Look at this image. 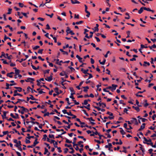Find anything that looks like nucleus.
Returning <instances> with one entry per match:
<instances>
[{
  "label": "nucleus",
  "mask_w": 156,
  "mask_h": 156,
  "mask_svg": "<svg viewBox=\"0 0 156 156\" xmlns=\"http://www.w3.org/2000/svg\"><path fill=\"white\" fill-rule=\"evenodd\" d=\"M69 89L70 90V91L72 92V93L71 94V95L69 96V98H72V99H74L75 98L73 96V95L75 94V92L73 88L72 87H71L69 88Z\"/></svg>",
  "instance_id": "1"
},
{
  "label": "nucleus",
  "mask_w": 156,
  "mask_h": 156,
  "mask_svg": "<svg viewBox=\"0 0 156 156\" xmlns=\"http://www.w3.org/2000/svg\"><path fill=\"white\" fill-rule=\"evenodd\" d=\"M66 32L67 33L66 35H68L69 34H70L71 35L75 34V33L72 30H70V29L69 27H67Z\"/></svg>",
  "instance_id": "2"
},
{
  "label": "nucleus",
  "mask_w": 156,
  "mask_h": 156,
  "mask_svg": "<svg viewBox=\"0 0 156 156\" xmlns=\"http://www.w3.org/2000/svg\"><path fill=\"white\" fill-rule=\"evenodd\" d=\"M130 121L132 122V124L134 123L136 125H137L138 124V122H137V120L136 118H132Z\"/></svg>",
  "instance_id": "3"
},
{
  "label": "nucleus",
  "mask_w": 156,
  "mask_h": 156,
  "mask_svg": "<svg viewBox=\"0 0 156 156\" xmlns=\"http://www.w3.org/2000/svg\"><path fill=\"white\" fill-rule=\"evenodd\" d=\"M35 80L34 78H28L27 79L25 80V81L26 82H30L31 83H34L33 81Z\"/></svg>",
  "instance_id": "4"
},
{
  "label": "nucleus",
  "mask_w": 156,
  "mask_h": 156,
  "mask_svg": "<svg viewBox=\"0 0 156 156\" xmlns=\"http://www.w3.org/2000/svg\"><path fill=\"white\" fill-rule=\"evenodd\" d=\"M51 144H53L54 147L56 148L58 147L57 145L58 144V143L57 142H55L54 140H51Z\"/></svg>",
  "instance_id": "5"
},
{
  "label": "nucleus",
  "mask_w": 156,
  "mask_h": 156,
  "mask_svg": "<svg viewBox=\"0 0 156 156\" xmlns=\"http://www.w3.org/2000/svg\"><path fill=\"white\" fill-rule=\"evenodd\" d=\"M90 34H91V35H90L89 36H88V34L87 33L85 34V37L88 39L90 38H91L93 36V32H90Z\"/></svg>",
  "instance_id": "6"
},
{
  "label": "nucleus",
  "mask_w": 156,
  "mask_h": 156,
  "mask_svg": "<svg viewBox=\"0 0 156 156\" xmlns=\"http://www.w3.org/2000/svg\"><path fill=\"white\" fill-rule=\"evenodd\" d=\"M17 100H18L16 102H15V105H16V104H18V103H20V101H22V102L24 101L26 103H27V101H26L24 100H23V99H17Z\"/></svg>",
  "instance_id": "7"
},
{
  "label": "nucleus",
  "mask_w": 156,
  "mask_h": 156,
  "mask_svg": "<svg viewBox=\"0 0 156 156\" xmlns=\"http://www.w3.org/2000/svg\"><path fill=\"white\" fill-rule=\"evenodd\" d=\"M45 79L48 81L50 82L53 80V76H50L48 77L47 78H45Z\"/></svg>",
  "instance_id": "8"
},
{
  "label": "nucleus",
  "mask_w": 156,
  "mask_h": 156,
  "mask_svg": "<svg viewBox=\"0 0 156 156\" xmlns=\"http://www.w3.org/2000/svg\"><path fill=\"white\" fill-rule=\"evenodd\" d=\"M112 88L111 90L113 92L114 90L116 89V87H117V85H115L114 84H112Z\"/></svg>",
  "instance_id": "9"
},
{
  "label": "nucleus",
  "mask_w": 156,
  "mask_h": 156,
  "mask_svg": "<svg viewBox=\"0 0 156 156\" xmlns=\"http://www.w3.org/2000/svg\"><path fill=\"white\" fill-rule=\"evenodd\" d=\"M144 10H147L148 11L151 12L152 13H154V10L151 9L150 8H146V7H144Z\"/></svg>",
  "instance_id": "10"
},
{
  "label": "nucleus",
  "mask_w": 156,
  "mask_h": 156,
  "mask_svg": "<svg viewBox=\"0 0 156 156\" xmlns=\"http://www.w3.org/2000/svg\"><path fill=\"white\" fill-rule=\"evenodd\" d=\"M8 112H3V115H2V118L3 119H7V117H6V113H7Z\"/></svg>",
  "instance_id": "11"
},
{
  "label": "nucleus",
  "mask_w": 156,
  "mask_h": 156,
  "mask_svg": "<svg viewBox=\"0 0 156 156\" xmlns=\"http://www.w3.org/2000/svg\"><path fill=\"white\" fill-rule=\"evenodd\" d=\"M99 27V25L98 24H96V26L95 27L94 29V32H95L96 31H98L99 29H98V27Z\"/></svg>",
  "instance_id": "12"
},
{
  "label": "nucleus",
  "mask_w": 156,
  "mask_h": 156,
  "mask_svg": "<svg viewBox=\"0 0 156 156\" xmlns=\"http://www.w3.org/2000/svg\"><path fill=\"white\" fill-rule=\"evenodd\" d=\"M82 88H84L83 91L85 92H87L88 91V90L89 89V87L88 86L86 87H83Z\"/></svg>",
  "instance_id": "13"
},
{
  "label": "nucleus",
  "mask_w": 156,
  "mask_h": 156,
  "mask_svg": "<svg viewBox=\"0 0 156 156\" xmlns=\"http://www.w3.org/2000/svg\"><path fill=\"white\" fill-rule=\"evenodd\" d=\"M35 139L34 143H33V146L34 147L35 146H36L37 144L39 143V142L37 141V138H35Z\"/></svg>",
  "instance_id": "14"
},
{
  "label": "nucleus",
  "mask_w": 156,
  "mask_h": 156,
  "mask_svg": "<svg viewBox=\"0 0 156 156\" xmlns=\"http://www.w3.org/2000/svg\"><path fill=\"white\" fill-rule=\"evenodd\" d=\"M76 140H77V139H76V137H75L74 138L73 142V147H75V145H77V144H76L75 143L76 142Z\"/></svg>",
  "instance_id": "15"
},
{
  "label": "nucleus",
  "mask_w": 156,
  "mask_h": 156,
  "mask_svg": "<svg viewBox=\"0 0 156 156\" xmlns=\"http://www.w3.org/2000/svg\"><path fill=\"white\" fill-rule=\"evenodd\" d=\"M14 88L16 89H18L17 90L19 92H21L22 90V88L20 87H14Z\"/></svg>",
  "instance_id": "16"
},
{
  "label": "nucleus",
  "mask_w": 156,
  "mask_h": 156,
  "mask_svg": "<svg viewBox=\"0 0 156 156\" xmlns=\"http://www.w3.org/2000/svg\"><path fill=\"white\" fill-rule=\"evenodd\" d=\"M132 108H134L136 110L137 112H139L140 111V109L138 107H135L134 106H133Z\"/></svg>",
  "instance_id": "17"
},
{
  "label": "nucleus",
  "mask_w": 156,
  "mask_h": 156,
  "mask_svg": "<svg viewBox=\"0 0 156 156\" xmlns=\"http://www.w3.org/2000/svg\"><path fill=\"white\" fill-rule=\"evenodd\" d=\"M31 122L33 124H37V125H39V123L37 122H34V121H27L26 123L27 124L29 123V122Z\"/></svg>",
  "instance_id": "18"
},
{
  "label": "nucleus",
  "mask_w": 156,
  "mask_h": 156,
  "mask_svg": "<svg viewBox=\"0 0 156 156\" xmlns=\"http://www.w3.org/2000/svg\"><path fill=\"white\" fill-rule=\"evenodd\" d=\"M9 39L10 40H11V39L10 37H7L6 36V35H5V36H4V40H2V41L3 43H4V41H6V39Z\"/></svg>",
  "instance_id": "19"
},
{
  "label": "nucleus",
  "mask_w": 156,
  "mask_h": 156,
  "mask_svg": "<svg viewBox=\"0 0 156 156\" xmlns=\"http://www.w3.org/2000/svg\"><path fill=\"white\" fill-rule=\"evenodd\" d=\"M80 127H81V128H83V127H87V128H89V129H91L92 128V127H92V126H88V125H87V124H86V125H85L84 126L81 125L80 126Z\"/></svg>",
  "instance_id": "20"
},
{
  "label": "nucleus",
  "mask_w": 156,
  "mask_h": 156,
  "mask_svg": "<svg viewBox=\"0 0 156 156\" xmlns=\"http://www.w3.org/2000/svg\"><path fill=\"white\" fill-rule=\"evenodd\" d=\"M44 149H45V151H44V154H47V153H48V154L47 155H48V156L50 154V153L48 152V150L47 149V148L46 147H45L44 148Z\"/></svg>",
  "instance_id": "21"
},
{
  "label": "nucleus",
  "mask_w": 156,
  "mask_h": 156,
  "mask_svg": "<svg viewBox=\"0 0 156 156\" xmlns=\"http://www.w3.org/2000/svg\"><path fill=\"white\" fill-rule=\"evenodd\" d=\"M76 57L79 59V61L80 62H82V58L80 57L78 55H77Z\"/></svg>",
  "instance_id": "22"
},
{
  "label": "nucleus",
  "mask_w": 156,
  "mask_h": 156,
  "mask_svg": "<svg viewBox=\"0 0 156 156\" xmlns=\"http://www.w3.org/2000/svg\"><path fill=\"white\" fill-rule=\"evenodd\" d=\"M144 7H141L140 9L138 11V13L140 14H141L143 11V9H144Z\"/></svg>",
  "instance_id": "23"
},
{
  "label": "nucleus",
  "mask_w": 156,
  "mask_h": 156,
  "mask_svg": "<svg viewBox=\"0 0 156 156\" xmlns=\"http://www.w3.org/2000/svg\"><path fill=\"white\" fill-rule=\"evenodd\" d=\"M148 48H149L151 50H152V48H156V45L155 44H154L151 46H149Z\"/></svg>",
  "instance_id": "24"
},
{
  "label": "nucleus",
  "mask_w": 156,
  "mask_h": 156,
  "mask_svg": "<svg viewBox=\"0 0 156 156\" xmlns=\"http://www.w3.org/2000/svg\"><path fill=\"white\" fill-rule=\"evenodd\" d=\"M53 120L55 122H57L58 124L60 125H61L62 124V122H60V121H57L55 119H53Z\"/></svg>",
  "instance_id": "25"
},
{
  "label": "nucleus",
  "mask_w": 156,
  "mask_h": 156,
  "mask_svg": "<svg viewBox=\"0 0 156 156\" xmlns=\"http://www.w3.org/2000/svg\"><path fill=\"white\" fill-rule=\"evenodd\" d=\"M106 59H104L103 61V62H101V60H99V62H100V63L101 64H102V65H104L105 64V62H106Z\"/></svg>",
  "instance_id": "26"
},
{
  "label": "nucleus",
  "mask_w": 156,
  "mask_h": 156,
  "mask_svg": "<svg viewBox=\"0 0 156 156\" xmlns=\"http://www.w3.org/2000/svg\"><path fill=\"white\" fill-rule=\"evenodd\" d=\"M20 72V71L19 69L15 70V73L16 75H19Z\"/></svg>",
  "instance_id": "27"
},
{
  "label": "nucleus",
  "mask_w": 156,
  "mask_h": 156,
  "mask_svg": "<svg viewBox=\"0 0 156 156\" xmlns=\"http://www.w3.org/2000/svg\"><path fill=\"white\" fill-rule=\"evenodd\" d=\"M80 2L78 1L77 0H74L72 2V4H80Z\"/></svg>",
  "instance_id": "28"
},
{
  "label": "nucleus",
  "mask_w": 156,
  "mask_h": 156,
  "mask_svg": "<svg viewBox=\"0 0 156 156\" xmlns=\"http://www.w3.org/2000/svg\"><path fill=\"white\" fill-rule=\"evenodd\" d=\"M30 99H31L32 100H37V99H36V98H34L33 95H30Z\"/></svg>",
  "instance_id": "29"
},
{
  "label": "nucleus",
  "mask_w": 156,
  "mask_h": 156,
  "mask_svg": "<svg viewBox=\"0 0 156 156\" xmlns=\"http://www.w3.org/2000/svg\"><path fill=\"white\" fill-rule=\"evenodd\" d=\"M86 119L89 120L90 122H91V121H95V120L92 117L86 118Z\"/></svg>",
  "instance_id": "30"
},
{
  "label": "nucleus",
  "mask_w": 156,
  "mask_h": 156,
  "mask_svg": "<svg viewBox=\"0 0 156 156\" xmlns=\"http://www.w3.org/2000/svg\"><path fill=\"white\" fill-rule=\"evenodd\" d=\"M140 150L142 151V152L143 153V154H142V155H144V153L145 152V150L144 149V148H143L142 147H140Z\"/></svg>",
  "instance_id": "31"
},
{
  "label": "nucleus",
  "mask_w": 156,
  "mask_h": 156,
  "mask_svg": "<svg viewBox=\"0 0 156 156\" xmlns=\"http://www.w3.org/2000/svg\"><path fill=\"white\" fill-rule=\"evenodd\" d=\"M145 125L146 124L145 123H143L142 125L141 126L140 128L142 130L143 129L145 128Z\"/></svg>",
  "instance_id": "32"
},
{
  "label": "nucleus",
  "mask_w": 156,
  "mask_h": 156,
  "mask_svg": "<svg viewBox=\"0 0 156 156\" xmlns=\"http://www.w3.org/2000/svg\"><path fill=\"white\" fill-rule=\"evenodd\" d=\"M47 135L46 134H44L43 135V137L42 139L44 141H45L46 139H47Z\"/></svg>",
  "instance_id": "33"
},
{
  "label": "nucleus",
  "mask_w": 156,
  "mask_h": 156,
  "mask_svg": "<svg viewBox=\"0 0 156 156\" xmlns=\"http://www.w3.org/2000/svg\"><path fill=\"white\" fill-rule=\"evenodd\" d=\"M81 71L84 73L85 74H87L88 73L86 72L85 69H84L83 68H82L81 69Z\"/></svg>",
  "instance_id": "34"
},
{
  "label": "nucleus",
  "mask_w": 156,
  "mask_h": 156,
  "mask_svg": "<svg viewBox=\"0 0 156 156\" xmlns=\"http://www.w3.org/2000/svg\"><path fill=\"white\" fill-rule=\"evenodd\" d=\"M66 142L69 144H70L72 143V141H70L69 139L66 138Z\"/></svg>",
  "instance_id": "35"
},
{
  "label": "nucleus",
  "mask_w": 156,
  "mask_h": 156,
  "mask_svg": "<svg viewBox=\"0 0 156 156\" xmlns=\"http://www.w3.org/2000/svg\"><path fill=\"white\" fill-rule=\"evenodd\" d=\"M144 141H145L146 142H151V139H149V140H148L145 137H144Z\"/></svg>",
  "instance_id": "36"
},
{
  "label": "nucleus",
  "mask_w": 156,
  "mask_h": 156,
  "mask_svg": "<svg viewBox=\"0 0 156 156\" xmlns=\"http://www.w3.org/2000/svg\"><path fill=\"white\" fill-rule=\"evenodd\" d=\"M82 104L85 105H87L88 104L87 100H84L83 103H82Z\"/></svg>",
  "instance_id": "37"
},
{
  "label": "nucleus",
  "mask_w": 156,
  "mask_h": 156,
  "mask_svg": "<svg viewBox=\"0 0 156 156\" xmlns=\"http://www.w3.org/2000/svg\"><path fill=\"white\" fill-rule=\"evenodd\" d=\"M61 79L62 80V81L61 82V84L62 85H63L64 84L63 83L64 82V81H66V80H64V78L63 77H62L61 78Z\"/></svg>",
  "instance_id": "38"
},
{
  "label": "nucleus",
  "mask_w": 156,
  "mask_h": 156,
  "mask_svg": "<svg viewBox=\"0 0 156 156\" xmlns=\"http://www.w3.org/2000/svg\"><path fill=\"white\" fill-rule=\"evenodd\" d=\"M2 54L0 56V58H2L3 56H4L5 58H6V57L5 56V54L4 53V52H2Z\"/></svg>",
  "instance_id": "39"
},
{
  "label": "nucleus",
  "mask_w": 156,
  "mask_h": 156,
  "mask_svg": "<svg viewBox=\"0 0 156 156\" xmlns=\"http://www.w3.org/2000/svg\"><path fill=\"white\" fill-rule=\"evenodd\" d=\"M66 73V72L65 71H62V72L60 73V75L61 76H65Z\"/></svg>",
  "instance_id": "40"
},
{
  "label": "nucleus",
  "mask_w": 156,
  "mask_h": 156,
  "mask_svg": "<svg viewBox=\"0 0 156 156\" xmlns=\"http://www.w3.org/2000/svg\"><path fill=\"white\" fill-rule=\"evenodd\" d=\"M48 137L49 138H53V139H55V138L54 137V135L53 134H49L48 136Z\"/></svg>",
  "instance_id": "41"
},
{
  "label": "nucleus",
  "mask_w": 156,
  "mask_h": 156,
  "mask_svg": "<svg viewBox=\"0 0 156 156\" xmlns=\"http://www.w3.org/2000/svg\"><path fill=\"white\" fill-rule=\"evenodd\" d=\"M119 142H116V144H120V145L122 144V141L120 139L119 140Z\"/></svg>",
  "instance_id": "42"
},
{
  "label": "nucleus",
  "mask_w": 156,
  "mask_h": 156,
  "mask_svg": "<svg viewBox=\"0 0 156 156\" xmlns=\"http://www.w3.org/2000/svg\"><path fill=\"white\" fill-rule=\"evenodd\" d=\"M45 15H46L47 16H49L51 18L54 15L53 13H52L51 15H49L47 13H45Z\"/></svg>",
  "instance_id": "43"
},
{
  "label": "nucleus",
  "mask_w": 156,
  "mask_h": 156,
  "mask_svg": "<svg viewBox=\"0 0 156 156\" xmlns=\"http://www.w3.org/2000/svg\"><path fill=\"white\" fill-rule=\"evenodd\" d=\"M85 12L87 14L86 16L88 18L89 17L90 15V13L88 11H87Z\"/></svg>",
  "instance_id": "44"
},
{
  "label": "nucleus",
  "mask_w": 156,
  "mask_h": 156,
  "mask_svg": "<svg viewBox=\"0 0 156 156\" xmlns=\"http://www.w3.org/2000/svg\"><path fill=\"white\" fill-rule=\"evenodd\" d=\"M40 48V46L38 45H36L35 47L33 48V49L34 50H36L37 49L39 48Z\"/></svg>",
  "instance_id": "45"
},
{
  "label": "nucleus",
  "mask_w": 156,
  "mask_h": 156,
  "mask_svg": "<svg viewBox=\"0 0 156 156\" xmlns=\"http://www.w3.org/2000/svg\"><path fill=\"white\" fill-rule=\"evenodd\" d=\"M126 33L127 34V36L126 37V38H129L130 37L129 35L130 34V31H128L126 32Z\"/></svg>",
  "instance_id": "46"
},
{
  "label": "nucleus",
  "mask_w": 156,
  "mask_h": 156,
  "mask_svg": "<svg viewBox=\"0 0 156 156\" xmlns=\"http://www.w3.org/2000/svg\"><path fill=\"white\" fill-rule=\"evenodd\" d=\"M60 116L61 117H63V116H65V117H66V118L68 119H71V118L70 117V116H66V115H62V114H61L60 115Z\"/></svg>",
  "instance_id": "47"
},
{
  "label": "nucleus",
  "mask_w": 156,
  "mask_h": 156,
  "mask_svg": "<svg viewBox=\"0 0 156 156\" xmlns=\"http://www.w3.org/2000/svg\"><path fill=\"white\" fill-rule=\"evenodd\" d=\"M66 100L67 101L68 105H69L71 104V103L69 102V98H66Z\"/></svg>",
  "instance_id": "48"
},
{
  "label": "nucleus",
  "mask_w": 156,
  "mask_h": 156,
  "mask_svg": "<svg viewBox=\"0 0 156 156\" xmlns=\"http://www.w3.org/2000/svg\"><path fill=\"white\" fill-rule=\"evenodd\" d=\"M120 132L121 134L122 135H124L126 134V132L124 131L123 130H120Z\"/></svg>",
  "instance_id": "49"
},
{
  "label": "nucleus",
  "mask_w": 156,
  "mask_h": 156,
  "mask_svg": "<svg viewBox=\"0 0 156 156\" xmlns=\"http://www.w3.org/2000/svg\"><path fill=\"white\" fill-rule=\"evenodd\" d=\"M87 74L89 75V78H88V79H87V80H88L89 79H90V78H92L93 77V76H92V75L91 74H90V73H88Z\"/></svg>",
  "instance_id": "50"
},
{
  "label": "nucleus",
  "mask_w": 156,
  "mask_h": 156,
  "mask_svg": "<svg viewBox=\"0 0 156 156\" xmlns=\"http://www.w3.org/2000/svg\"><path fill=\"white\" fill-rule=\"evenodd\" d=\"M25 142L26 144H29L30 143V141L29 140H27V138H26Z\"/></svg>",
  "instance_id": "51"
},
{
  "label": "nucleus",
  "mask_w": 156,
  "mask_h": 156,
  "mask_svg": "<svg viewBox=\"0 0 156 156\" xmlns=\"http://www.w3.org/2000/svg\"><path fill=\"white\" fill-rule=\"evenodd\" d=\"M17 91H18L17 90H14V94L13 95L14 97L16 96L17 95H16V94H18V93H17Z\"/></svg>",
  "instance_id": "52"
},
{
  "label": "nucleus",
  "mask_w": 156,
  "mask_h": 156,
  "mask_svg": "<svg viewBox=\"0 0 156 156\" xmlns=\"http://www.w3.org/2000/svg\"><path fill=\"white\" fill-rule=\"evenodd\" d=\"M12 11V9L9 8L8 9V12L7 13V14H10L11 13Z\"/></svg>",
  "instance_id": "53"
},
{
  "label": "nucleus",
  "mask_w": 156,
  "mask_h": 156,
  "mask_svg": "<svg viewBox=\"0 0 156 156\" xmlns=\"http://www.w3.org/2000/svg\"><path fill=\"white\" fill-rule=\"evenodd\" d=\"M49 71H50V70L49 69H47V70H46L45 71H44V74H45L46 73H49Z\"/></svg>",
  "instance_id": "54"
},
{
  "label": "nucleus",
  "mask_w": 156,
  "mask_h": 156,
  "mask_svg": "<svg viewBox=\"0 0 156 156\" xmlns=\"http://www.w3.org/2000/svg\"><path fill=\"white\" fill-rule=\"evenodd\" d=\"M83 22V21H80L79 22H76V24L77 25L80 24L82 23Z\"/></svg>",
  "instance_id": "55"
},
{
  "label": "nucleus",
  "mask_w": 156,
  "mask_h": 156,
  "mask_svg": "<svg viewBox=\"0 0 156 156\" xmlns=\"http://www.w3.org/2000/svg\"><path fill=\"white\" fill-rule=\"evenodd\" d=\"M6 87L5 88V89L6 90H8L10 88L9 87V84L7 83H6Z\"/></svg>",
  "instance_id": "56"
},
{
  "label": "nucleus",
  "mask_w": 156,
  "mask_h": 156,
  "mask_svg": "<svg viewBox=\"0 0 156 156\" xmlns=\"http://www.w3.org/2000/svg\"><path fill=\"white\" fill-rule=\"evenodd\" d=\"M140 47H141V49H143L144 48H147L148 47H147V46H144V45L142 44H141Z\"/></svg>",
  "instance_id": "57"
},
{
  "label": "nucleus",
  "mask_w": 156,
  "mask_h": 156,
  "mask_svg": "<svg viewBox=\"0 0 156 156\" xmlns=\"http://www.w3.org/2000/svg\"><path fill=\"white\" fill-rule=\"evenodd\" d=\"M73 101H74L75 103V105H78L79 104V102H77L76 100H75L74 99H73Z\"/></svg>",
  "instance_id": "58"
},
{
  "label": "nucleus",
  "mask_w": 156,
  "mask_h": 156,
  "mask_svg": "<svg viewBox=\"0 0 156 156\" xmlns=\"http://www.w3.org/2000/svg\"><path fill=\"white\" fill-rule=\"evenodd\" d=\"M43 49H40V50H39L38 51L37 53H40V54H42V52H43Z\"/></svg>",
  "instance_id": "59"
},
{
  "label": "nucleus",
  "mask_w": 156,
  "mask_h": 156,
  "mask_svg": "<svg viewBox=\"0 0 156 156\" xmlns=\"http://www.w3.org/2000/svg\"><path fill=\"white\" fill-rule=\"evenodd\" d=\"M82 111L84 112V113L88 117L89 116V115L86 112V111L85 110H83Z\"/></svg>",
  "instance_id": "60"
},
{
  "label": "nucleus",
  "mask_w": 156,
  "mask_h": 156,
  "mask_svg": "<svg viewBox=\"0 0 156 156\" xmlns=\"http://www.w3.org/2000/svg\"><path fill=\"white\" fill-rule=\"evenodd\" d=\"M127 124L126 123H125L124 124V127L126 129H129L127 128Z\"/></svg>",
  "instance_id": "61"
},
{
  "label": "nucleus",
  "mask_w": 156,
  "mask_h": 156,
  "mask_svg": "<svg viewBox=\"0 0 156 156\" xmlns=\"http://www.w3.org/2000/svg\"><path fill=\"white\" fill-rule=\"evenodd\" d=\"M12 130L14 131H15V132L16 133H17V134L19 135H20V133H19V132H18V131H17L16 129H15L14 128H13L12 129Z\"/></svg>",
  "instance_id": "62"
},
{
  "label": "nucleus",
  "mask_w": 156,
  "mask_h": 156,
  "mask_svg": "<svg viewBox=\"0 0 156 156\" xmlns=\"http://www.w3.org/2000/svg\"><path fill=\"white\" fill-rule=\"evenodd\" d=\"M25 109L24 110V111L23 110H22V111L24 113V112H29V110L27 109V108H25Z\"/></svg>",
  "instance_id": "63"
},
{
  "label": "nucleus",
  "mask_w": 156,
  "mask_h": 156,
  "mask_svg": "<svg viewBox=\"0 0 156 156\" xmlns=\"http://www.w3.org/2000/svg\"><path fill=\"white\" fill-rule=\"evenodd\" d=\"M107 114L109 115H110L111 116H113V114L112 113H111L108 111L107 112Z\"/></svg>",
  "instance_id": "64"
}]
</instances>
